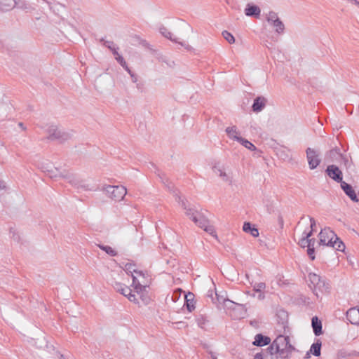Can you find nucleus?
Masks as SVG:
<instances>
[{
	"mask_svg": "<svg viewBox=\"0 0 359 359\" xmlns=\"http://www.w3.org/2000/svg\"><path fill=\"white\" fill-rule=\"evenodd\" d=\"M106 191L109 194L110 197L116 201H120L123 200L127 193L126 188L122 185H109L107 187Z\"/></svg>",
	"mask_w": 359,
	"mask_h": 359,
	"instance_id": "f257e3e1",
	"label": "nucleus"
},
{
	"mask_svg": "<svg viewBox=\"0 0 359 359\" xmlns=\"http://www.w3.org/2000/svg\"><path fill=\"white\" fill-rule=\"evenodd\" d=\"M306 154L309 168L311 170L316 169L321 162L319 153L314 149L308 147Z\"/></svg>",
	"mask_w": 359,
	"mask_h": 359,
	"instance_id": "f03ea898",
	"label": "nucleus"
},
{
	"mask_svg": "<svg viewBox=\"0 0 359 359\" xmlns=\"http://www.w3.org/2000/svg\"><path fill=\"white\" fill-rule=\"evenodd\" d=\"M47 132L49 134L48 139L50 140L65 141L70 138V135L68 133L59 130L57 126L53 125L48 127Z\"/></svg>",
	"mask_w": 359,
	"mask_h": 359,
	"instance_id": "7ed1b4c3",
	"label": "nucleus"
},
{
	"mask_svg": "<svg viewBox=\"0 0 359 359\" xmlns=\"http://www.w3.org/2000/svg\"><path fill=\"white\" fill-rule=\"evenodd\" d=\"M197 222H194L198 226L203 229L205 231L212 236L213 237L217 238V233L215 229V227L210 224V221L202 214H201L198 218Z\"/></svg>",
	"mask_w": 359,
	"mask_h": 359,
	"instance_id": "20e7f679",
	"label": "nucleus"
},
{
	"mask_svg": "<svg viewBox=\"0 0 359 359\" xmlns=\"http://www.w3.org/2000/svg\"><path fill=\"white\" fill-rule=\"evenodd\" d=\"M325 174L334 180L335 182L340 183L343 181V173L339 168L336 165H329L327 166L325 170Z\"/></svg>",
	"mask_w": 359,
	"mask_h": 359,
	"instance_id": "39448f33",
	"label": "nucleus"
},
{
	"mask_svg": "<svg viewBox=\"0 0 359 359\" xmlns=\"http://www.w3.org/2000/svg\"><path fill=\"white\" fill-rule=\"evenodd\" d=\"M309 280L311 283L315 287H318L319 290L328 289V283H326L325 278H323L319 275L315 273H309L308 275Z\"/></svg>",
	"mask_w": 359,
	"mask_h": 359,
	"instance_id": "423d86ee",
	"label": "nucleus"
},
{
	"mask_svg": "<svg viewBox=\"0 0 359 359\" xmlns=\"http://www.w3.org/2000/svg\"><path fill=\"white\" fill-rule=\"evenodd\" d=\"M341 189L344 191L345 194L353 202H358L359 198L351 184L346 183V182H341L340 184Z\"/></svg>",
	"mask_w": 359,
	"mask_h": 359,
	"instance_id": "0eeeda50",
	"label": "nucleus"
},
{
	"mask_svg": "<svg viewBox=\"0 0 359 359\" xmlns=\"http://www.w3.org/2000/svg\"><path fill=\"white\" fill-rule=\"evenodd\" d=\"M271 339L269 336L264 335L262 333L257 334L254 337L252 345L257 347H262L271 344Z\"/></svg>",
	"mask_w": 359,
	"mask_h": 359,
	"instance_id": "6e6552de",
	"label": "nucleus"
},
{
	"mask_svg": "<svg viewBox=\"0 0 359 359\" xmlns=\"http://www.w3.org/2000/svg\"><path fill=\"white\" fill-rule=\"evenodd\" d=\"M244 12L245 15L255 18H259L261 15L260 8L252 3H249L246 5Z\"/></svg>",
	"mask_w": 359,
	"mask_h": 359,
	"instance_id": "1a4fd4ad",
	"label": "nucleus"
},
{
	"mask_svg": "<svg viewBox=\"0 0 359 359\" xmlns=\"http://www.w3.org/2000/svg\"><path fill=\"white\" fill-rule=\"evenodd\" d=\"M346 318L352 325H359V308L349 309L346 311Z\"/></svg>",
	"mask_w": 359,
	"mask_h": 359,
	"instance_id": "9d476101",
	"label": "nucleus"
},
{
	"mask_svg": "<svg viewBox=\"0 0 359 359\" xmlns=\"http://www.w3.org/2000/svg\"><path fill=\"white\" fill-rule=\"evenodd\" d=\"M276 318L277 323L282 325L284 330L287 327L288 313L285 310L283 309H278L276 312Z\"/></svg>",
	"mask_w": 359,
	"mask_h": 359,
	"instance_id": "9b49d317",
	"label": "nucleus"
},
{
	"mask_svg": "<svg viewBox=\"0 0 359 359\" xmlns=\"http://www.w3.org/2000/svg\"><path fill=\"white\" fill-rule=\"evenodd\" d=\"M267 102V100L263 96H257L252 105V110L255 113L262 111Z\"/></svg>",
	"mask_w": 359,
	"mask_h": 359,
	"instance_id": "f8f14e48",
	"label": "nucleus"
},
{
	"mask_svg": "<svg viewBox=\"0 0 359 359\" xmlns=\"http://www.w3.org/2000/svg\"><path fill=\"white\" fill-rule=\"evenodd\" d=\"M47 172H48L47 175H48V177L52 179L62 177V178L70 180L72 178V175L70 174H69L65 170L62 172L57 168H55L54 169H51V170H48Z\"/></svg>",
	"mask_w": 359,
	"mask_h": 359,
	"instance_id": "ddd939ff",
	"label": "nucleus"
},
{
	"mask_svg": "<svg viewBox=\"0 0 359 359\" xmlns=\"http://www.w3.org/2000/svg\"><path fill=\"white\" fill-rule=\"evenodd\" d=\"M116 60L117 62L130 74L132 81L133 83L137 82V76L135 74L128 66L126 60H124L123 56L116 57Z\"/></svg>",
	"mask_w": 359,
	"mask_h": 359,
	"instance_id": "4468645a",
	"label": "nucleus"
},
{
	"mask_svg": "<svg viewBox=\"0 0 359 359\" xmlns=\"http://www.w3.org/2000/svg\"><path fill=\"white\" fill-rule=\"evenodd\" d=\"M311 326L314 334L318 337L323 334L322 321L318 316H315L311 318Z\"/></svg>",
	"mask_w": 359,
	"mask_h": 359,
	"instance_id": "2eb2a0df",
	"label": "nucleus"
},
{
	"mask_svg": "<svg viewBox=\"0 0 359 359\" xmlns=\"http://www.w3.org/2000/svg\"><path fill=\"white\" fill-rule=\"evenodd\" d=\"M184 307H185L189 312H192L195 309L194 294L192 292H188V293L186 294Z\"/></svg>",
	"mask_w": 359,
	"mask_h": 359,
	"instance_id": "dca6fc26",
	"label": "nucleus"
},
{
	"mask_svg": "<svg viewBox=\"0 0 359 359\" xmlns=\"http://www.w3.org/2000/svg\"><path fill=\"white\" fill-rule=\"evenodd\" d=\"M243 231L245 233H250L253 237L259 236V230L255 224L250 222H245L243 225Z\"/></svg>",
	"mask_w": 359,
	"mask_h": 359,
	"instance_id": "f3484780",
	"label": "nucleus"
},
{
	"mask_svg": "<svg viewBox=\"0 0 359 359\" xmlns=\"http://www.w3.org/2000/svg\"><path fill=\"white\" fill-rule=\"evenodd\" d=\"M100 41L102 43L103 46L111 51L115 57L118 56H122L118 53V47L116 46V44L114 43V41H106L103 38H102Z\"/></svg>",
	"mask_w": 359,
	"mask_h": 359,
	"instance_id": "a211bd4d",
	"label": "nucleus"
},
{
	"mask_svg": "<svg viewBox=\"0 0 359 359\" xmlns=\"http://www.w3.org/2000/svg\"><path fill=\"white\" fill-rule=\"evenodd\" d=\"M112 286L116 292L121 293L126 297H127V294L131 290L129 287L119 282H114Z\"/></svg>",
	"mask_w": 359,
	"mask_h": 359,
	"instance_id": "6ab92c4d",
	"label": "nucleus"
},
{
	"mask_svg": "<svg viewBox=\"0 0 359 359\" xmlns=\"http://www.w3.org/2000/svg\"><path fill=\"white\" fill-rule=\"evenodd\" d=\"M322 341L320 339H316L310 347V353L314 356L318 357L321 354Z\"/></svg>",
	"mask_w": 359,
	"mask_h": 359,
	"instance_id": "aec40b11",
	"label": "nucleus"
},
{
	"mask_svg": "<svg viewBox=\"0 0 359 359\" xmlns=\"http://www.w3.org/2000/svg\"><path fill=\"white\" fill-rule=\"evenodd\" d=\"M132 287H134L135 291L138 294H142L146 289L147 285H142L139 280H137V277L132 274Z\"/></svg>",
	"mask_w": 359,
	"mask_h": 359,
	"instance_id": "412c9836",
	"label": "nucleus"
},
{
	"mask_svg": "<svg viewBox=\"0 0 359 359\" xmlns=\"http://www.w3.org/2000/svg\"><path fill=\"white\" fill-rule=\"evenodd\" d=\"M290 150L285 147H280L279 148H276V154L277 156L284 160H289L291 158L290 155Z\"/></svg>",
	"mask_w": 359,
	"mask_h": 359,
	"instance_id": "4be33fe9",
	"label": "nucleus"
},
{
	"mask_svg": "<svg viewBox=\"0 0 359 359\" xmlns=\"http://www.w3.org/2000/svg\"><path fill=\"white\" fill-rule=\"evenodd\" d=\"M15 7V0H0V10L2 11H8Z\"/></svg>",
	"mask_w": 359,
	"mask_h": 359,
	"instance_id": "5701e85b",
	"label": "nucleus"
},
{
	"mask_svg": "<svg viewBox=\"0 0 359 359\" xmlns=\"http://www.w3.org/2000/svg\"><path fill=\"white\" fill-rule=\"evenodd\" d=\"M235 140L241 143L243 147L248 149L250 151H257V147L250 141H248L247 139L243 138L242 137H234Z\"/></svg>",
	"mask_w": 359,
	"mask_h": 359,
	"instance_id": "b1692460",
	"label": "nucleus"
},
{
	"mask_svg": "<svg viewBox=\"0 0 359 359\" xmlns=\"http://www.w3.org/2000/svg\"><path fill=\"white\" fill-rule=\"evenodd\" d=\"M330 234L335 237V249L338 251L344 252L346 246L344 242L332 231H330Z\"/></svg>",
	"mask_w": 359,
	"mask_h": 359,
	"instance_id": "393cba45",
	"label": "nucleus"
},
{
	"mask_svg": "<svg viewBox=\"0 0 359 359\" xmlns=\"http://www.w3.org/2000/svg\"><path fill=\"white\" fill-rule=\"evenodd\" d=\"M196 321L199 327L203 329L204 326L209 323V319L205 314L199 313L196 317Z\"/></svg>",
	"mask_w": 359,
	"mask_h": 359,
	"instance_id": "a878e982",
	"label": "nucleus"
},
{
	"mask_svg": "<svg viewBox=\"0 0 359 359\" xmlns=\"http://www.w3.org/2000/svg\"><path fill=\"white\" fill-rule=\"evenodd\" d=\"M341 155L342 154L341 153L340 149L337 147L328 151L326 154L327 157L330 158L332 161L340 158Z\"/></svg>",
	"mask_w": 359,
	"mask_h": 359,
	"instance_id": "bb28decb",
	"label": "nucleus"
},
{
	"mask_svg": "<svg viewBox=\"0 0 359 359\" xmlns=\"http://www.w3.org/2000/svg\"><path fill=\"white\" fill-rule=\"evenodd\" d=\"M272 26H273L274 27H276V32L278 34H283L284 32V30H285V25L283 24V22L280 20V18L278 19H275L273 20V22H272L271 23H270Z\"/></svg>",
	"mask_w": 359,
	"mask_h": 359,
	"instance_id": "cd10ccee",
	"label": "nucleus"
},
{
	"mask_svg": "<svg viewBox=\"0 0 359 359\" xmlns=\"http://www.w3.org/2000/svg\"><path fill=\"white\" fill-rule=\"evenodd\" d=\"M185 214L187 217H189L194 222H196L198 217L201 214L198 212L196 210L189 208L187 209Z\"/></svg>",
	"mask_w": 359,
	"mask_h": 359,
	"instance_id": "c85d7f7f",
	"label": "nucleus"
},
{
	"mask_svg": "<svg viewBox=\"0 0 359 359\" xmlns=\"http://www.w3.org/2000/svg\"><path fill=\"white\" fill-rule=\"evenodd\" d=\"M97 246L99 247V248L100 250H103L107 255H110L111 257H115V256H116L118 255L117 251L115 250L114 249H113L109 245H102V244H99V245H97Z\"/></svg>",
	"mask_w": 359,
	"mask_h": 359,
	"instance_id": "c756f323",
	"label": "nucleus"
},
{
	"mask_svg": "<svg viewBox=\"0 0 359 359\" xmlns=\"http://www.w3.org/2000/svg\"><path fill=\"white\" fill-rule=\"evenodd\" d=\"M159 31L164 37L177 43L176 39L172 38V34L165 27L161 26Z\"/></svg>",
	"mask_w": 359,
	"mask_h": 359,
	"instance_id": "7c9ffc66",
	"label": "nucleus"
},
{
	"mask_svg": "<svg viewBox=\"0 0 359 359\" xmlns=\"http://www.w3.org/2000/svg\"><path fill=\"white\" fill-rule=\"evenodd\" d=\"M225 131L230 139H233L235 140L234 137H238L237 135L238 133L236 131V127L235 126L231 127H227Z\"/></svg>",
	"mask_w": 359,
	"mask_h": 359,
	"instance_id": "2f4dec72",
	"label": "nucleus"
},
{
	"mask_svg": "<svg viewBox=\"0 0 359 359\" xmlns=\"http://www.w3.org/2000/svg\"><path fill=\"white\" fill-rule=\"evenodd\" d=\"M283 339L285 341V345L284 348L287 351V352L290 355L292 352L295 350V347L291 344L289 336L284 335V338Z\"/></svg>",
	"mask_w": 359,
	"mask_h": 359,
	"instance_id": "473e14b6",
	"label": "nucleus"
},
{
	"mask_svg": "<svg viewBox=\"0 0 359 359\" xmlns=\"http://www.w3.org/2000/svg\"><path fill=\"white\" fill-rule=\"evenodd\" d=\"M224 309H235L236 306H243L242 304H239L237 303H235L234 302L227 299L225 302L223 304Z\"/></svg>",
	"mask_w": 359,
	"mask_h": 359,
	"instance_id": "72a5a7b5",
	"label": "nucleus"
},
{
	"mask_svg": "<svg viewBox=\"0 0 359 359\" xmlns=\"http://www.w3.org/2000/svg\"><path fill=\"white\" fill-rule=\"evenodd\" d=\"M135 266V262H128L125 264L124 270L128 275H130L132 276V274L135 273V269L133 268Z\"/></svg>",
	"mask_w": 359,
	"mask_h": 359,
	"instance_id": "f704fd0d",
	"label": "nucleus"
},
{
	"mask_svg": "<svg viewBox=\"0 0 359 359\" xmlns=\"http://www.w3.org/2000/svg\"><path fill=\"white\" fill-rule=\"evenodd\" d=\"M341 163L344 165L346 169L351 168L353 165L352 161L348 160V156L346 154H343L340 156Z\"/></svg>",
	"mask_w": 359,
	"mask_h": 359,
	"instance_id": "c9c22d12",
	"label": "nucleus"
},
{
	"mask_svg": "<svg viewBox=\"0 0 359 359\" xmlns=\"http://www.w3.org/2000/svg\"><path fill=\"white\" fill-rule=\"evenodd\" d=\"M210 296L211 297L212 301L214 304H216L217 302L219 304H223L225 302V301L228 299V298L224 297L223 295L218 294L217 292L215 293L216 301H215V298L212 297V294H211Z\"/></svg>",
	"mask_w": 359,
	"mask_h": 359,
	"instance_id": "e433bc0d",
	"label": "nucleus"
},
{
	"mask_svg": "<svg viewBox=\"0 0 359 359\" xmlns=\"http://www.w3.org/2000/svg\"><path fill=\"white\" fill-rule=\"evenodd\" d=\"M223 37L231 44L235 43L234 36L229 32L224 30L222 33Z\"/></svg>",
	"mask_w": 359,
	"mask_h": 359,
	"instance_id": "4c0bfd02",
	"label": "nucleus"
},
{
	"mask_svg": "<svg viewBox=\"0 0 359 359\" xmlns=\"http://www.w3.org/2000/svg\"><path fill=\"white\" fill-rule=\"evenodd\" d=\"M277 354L279 355V357L281 359H290V355L284 347L280 348L279 350L277 351Z\"/></svg>",
	"mask_w": 359,
	"mask_h": 359,
	"instance_id": "58836bf2",
	"label": "nucleus"
},
{
	"mask_svg": "<svg viewBox=\"0 0 359 359\" xmlns=\"http://www.w3.org/2000/svg\"><path fill=\"white\" fill-rule=\"evenodd\" d=\"M275 350L276 349L273 348V346L269 345L266 349H263L262 351L264 353V356L267 357L268 355L272 356L273 354H277V352H275ZM271 359H273V357H271Z\"/></svg>",
	"mask_w": 359,
	"mask_h": 359,
	"instance_id": "ea45409f",
	"label": "nucleus"
},
{
	"mask_svg": "<svg viewBox=\"0 0 359 359\" xmlns=\"http://www.w3.org/2000/svg\"><path fill=\"white\" fill-rule=\"evenodd\" d=\"M15 7L26 10L29 8V5L27 4V2L25 0H15Z\"/></svg>",
	"mask_w": 359,
	"mask_h": 359,
	"instance_id": "a19ab883",
	"label": "nucleus"
},
{
	"mask_svg": "<svg viewBox=\"0 0 359 359\" xmlns=\"http://www.w3.org/2000/svg\"><path fill=\"white\" fill-rule=\"evenodd\" d=\"M284 338V335H279L276 337V339L275 340H273V341L269 344L270 346H273V348H274L276 350H275V352H277L278 350H279V345H278V343L280 340L283 339Z\"/></svg>",
	"mask_w": 359,
	"mask_h": 359,
	"instance_id": "79ce46f5",
	"label": "nucleus"
},
{
	"mask_svg": "<svg viewBox=\"0 0 359 359\" xmlns=\"http://www.w3.org/2000/svg\"><path fill=\"white\" fill-rule=\"evenodd\" d=\"M148 168L149 169H150L151 170H153V169L154 170V172L157 174V175L160 177V178H163L162 176H161V170L156 167V165L152 163V162H149V165H148Z\"/></svg>",
	"mask_w": 359,
	"mask_h": 359,
	"instance_id": "37998d69",
	"label": "nucleus"
},
{
	"mask_svg": "<svg viewBox=\"0 0 359 359\" xmlns=\"http://www.w3.org/2000/svg\"><path fill=\"white\" fill-rule=\"evenodd\" d=\"M265 288H266V284H265V283L260 282V283H256V284L254 285L253 290H254V291H255L256 292H262V291H263Z\"/></svg>",
	"mask_w": 359,
	"mask_h": 359,
	"instance_id": "c03bdc74",
	"label": "nucleus"
},
{
	"mask_svg": "<svg viewBox=\"0 0 359 359\" xmlns=\"http://www.w3.org/2000/svg\"><path fill=\"white\" fill-rule=\"evenodd\" d=\"M278 14L274 11H270L266 16V20L269 23L273 22L275 19H278Z\"/></svg>",
	"mask_w": 359,
	"mask_h": 359,
	"instance_id": "a18cd8bd",
	"label": "nucleus"
},
{
	"mask_svg": "<svg viewBox=\"0 0 359 359\" xmlns=\"http://www.w3.org/2000/svg\"><path fill=\"white\" fill-rule=\"evenodd\" d=\"M307 255L311 260H314L316 258L315 248L309 246V248H307Z\"/></svg>",
	"mask_w": 359,
	"mask_h": 359,
	"instance_id": "49530a36",
	"label": "nucleus"
},
{
	"mask_svg": "<svg viewBox=\"0 0 359 359\" xmlns=\"http://www.w3.org/2000/svg\"><path fill=\"white\" fill-rule=\"evenodd\" d=\"M128 299L135 304H139L138 299L136 298V295L133 293L132 290L129 293L127 294Z\"/></svg>",
	"mask_w": 359,
	"mask_h": 359,
	"instance_id": "de8ad7c7",
	"label": "nucleus"
},
{
	"mask_svg": "<svg viewBox=\"0 0 359 359\" xmlns=\"http://www.w3.org/2000/svg\"><path fill=\"white\" fill-rule=\"evenodd\" d=\"M308 241H309V239L306 238L304 236L302 235V237L298 241V245L301 248H304L307 247Z\"/></svg>",
	"mask_w": 359,
	"mask_h": 359,
	"instance_id": "09e8293b",
	"label": "nucleus"
},
{
	"mask_svg": "<svg viewBox=\"0 0 359 359\" xmlns=\"http://www.w3.org/2000/svg\"><path fill=\"white\" fill-rule=\"evenodd\" d=\"M10 233L12 234V238L14 241L19 242L20 241V236L16 232L15 229L13 228H10Z\"/></svg>",
	"mask_w": 359,
	"mask_h": 359,
	"instance_id": "8fccbe9b",
	"label": "nucleus"
},
{
	"mask_svg": "<svg viewBox=\"0 0 359 359\" xmlns=\"http://www.w3.org/2000/svg\"><path fill=\"white\" fill-rule=\"evenodd\" d=\"M319 245H327V243L325 238H323V230L320 231L319 235Z\"/></svg>",
	"mask_w": 359,
	"mask_h": 359,
	"instance_id": "3c124183",
	"label": "nucleus"
},
{
	"mask_svg": "<svg viewBox=\"0 0 359 359\" xmlns=\"http://www.w3.org/2000/svg\"><path fill=\"white\" fill-rule=\"evenodd\" d=\"M179 202L180 203L181 206L187 210V209H189V208L187 205L188 201L187 200H181V198L178 196Z\"/></svg>",
	"mask_w": 359,
	"mask_h": 359,
	"instance_id": "603ef678",
	"label": "nucleus"
},
{
	"mask_svg": "<svg viewBox=\"0 0 359 359\" xmlns=\"http://www.w3.org/2000/svg\"><path fill=\"white\" fill-rule=\"evenodd\" d=\"M140 294V298H141L142 301L143 302V303L145 305L148 304L150 301V298L149 297V296L143 294V292Z\"/></svg>",
	"mask_w": 359,
	"mask_h": 359,
	"instance_id": "864d4df0",
	"label": "nucleus"
},
{
	"mask_svg": "<svg viewBox=\"0 0 359 359\" xmlns=\"http://www.w3.org/2000/svg\"><path fill=\"white\" fill-rule=\"evenodd\" d=\"M316 230H310L309 231H306V230L303 232L302 235L304 236L306 238L310 239L311 237L313 235V233Z\"/></svg>",
	"mask_w": 359,
	"mask_h": 359,
	"instance_id": "5fc2aeb1",
	"label": "nucleus"
},
{
	"mask_svg": "<svg viewBox=\"0 0 359 359\" xmlns=\"http://www.w3.org/2000/svg\"><path fill=\"white\" fill-rule=\"evenodd\" d=\"M219 176L222 178L224 181L229 182L230 184H231V180L229 179V177H228L225 172L221 171V174L219 175Z\"/></svg>",
	"mask_w": 359,
	"mask_h": 359,
	"instance_id": "6e6d98bb",
	"label": "nucleus"
},
{
	"mask_svg": "<svg viewBox=\"0 0 359 359\" xmlns=\"http://www.w3.org/2000/svg\"><path fill=\"white\" fill-rule=\"evenodd\" d=\"M309 220H310V227H311V230H316V222L315 220V219L312 217H309Z\"/></svg>",
	"mask_w": 359,
	"mask_h": 359,
	"instance_id": "4d7b16f0",
	"label": "nucleus"
},
{
	"mask_svg": "<svg viewBox=\"0 0 359 359\" xmlns=\"http://www.w3.org/2000/svg\"><path fill=\"white\" fill-rule=\"evenodd\" d=\"M158 60L162 62H165L168 66L172 67V65H174V62H172L171 63H168L167 60H165L166 57L163 55H160L158 57Z\"/></svg>",
	"mask_w": 359,
	"mask_h": 359,
	"instance_id": "13d9d810",
	"label": "nucleus"
},
{
	"mask_svg": "<svg viewBox=\"0 0 359 359\" xmlns=\"http://www.w3.org/2000/svg\"><path fill=\"white\" fill-rule=\"evenodd\" d=\"M264 357H265L264 353L263 351H260L255 355L254 359H264Z\"/></svg>",
	"mask_w": 359,
	"mask_h": 359,
	"instance_id": "bf43d9fd",
	"label": "nucleus"
},
{
	"mask_svg": "<svg viewBox=\"0 0 359 359\" xmlns=\"http://www.w3.org/2000/svg\"><path fill=\"white\" fill-rule=\"evenodd\" d=\"M315 243H316V239L314 238H311L309 239V241L307 243V248H309V246L314 247Z\"/></svg>",
	"mask_w": 359,
	"mask_h": 359,
	"instance_id": "052dcab7",
	"label": "nucleus"
},
{
	"mask_svg": "<svg viewBox=\"0 0 359 359\" xmlns=\"http://www.w3.org/2000/svg\"><path fill=\"white\" fill-rule=\"evenodd\" d=\"M334 236H332L329 241L327 243V246L335 248V240L333 241L332 238Z\"/></svg>",
	"mask_w": 359,
	"mask_h": 359,
	"instance_id": "680f3d73",
	"label": "nucleus"
},
{
	"mask_svg": "<svg viewBox=\"0 0 359 359\" xmlns=\"http://www.w3.org/2000/svg\"><path fill=\"white\" fill-rule=\"evenodd\" d=\"M327 231H331V230L330 229V228H328V229H325L324 230H323V238H325V240L327 239V238H328V237H329V236H328V233H327Z\"/></svg>",
	"mask_w": 359,
	"mask_h": 359,
	"instance_id": "e2e57ef3",
	"label": "nucleus"
},
{
	"mask_svg": "<svg viewBox=\"0 0 359 359\" xmlns=\"http://www.w3.org/2000/svg\"><path fill=\"white\" fill-rule=\"evenodd\" d=\"M212 170H213V171H214L216 174H219V175H220V174H221V171H223L221 168H217L216 165H215V166H213V167H212Z\"/></svg>",
	"mask_w": 359,
	"mask_h": 359,
	"instance_id": "0e129e2a",
	"label": "nucleus"
},
{
	"mask_svg": "<svg viewBox=\"0 0 359 359\" xmlns=\"http://www.w3.org/2000/svg\"><path fill=\"white\" fill-rule=\"evenodd\" d=\"M6 189V182L4 180H0V190H5Z\"/></svg>",
	"mask_w": 359,
	"mask_h": 359,
	"instance_id": "69168bd1",
	"label": "nucleus"
},
{
	"mask_svg": "<svg viewBox=\"0 0 359 359\" xmlns=\"http://www.w3.org/2000/svg\"><path fill=\"white\" fill-rule=\"evenodd\" d=\"M278 223L280 225V227L283 228L284 222H283V217L280 215H279V216H278Z\"/></svg>",
	"mask_w": 359,
	"mask_h": 359,
	"instance_id": "338daca9",
	"label": "nucleus"
},
{
	"mask_svg": "<svg viewBox=\"0 0 359 359\" xmlns=\"http://www.w3.org/2000/svg\"><path fill=\"white\" fill-rule=\"evenodd\" d=\"M135 273L140 276H142V277H144L145 276V273L143 271H140V270H137L135 269Z\"/></svg>",
	"mask_w": 359,
	"mask_h": 359,
	"instance_id": "774afa93",
	"label": "nucleus"
}]
</instances>
